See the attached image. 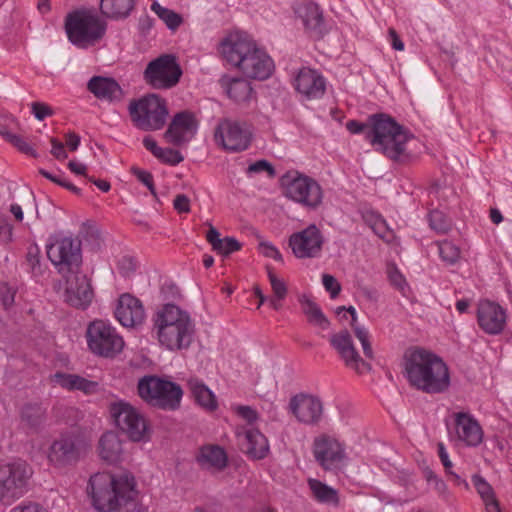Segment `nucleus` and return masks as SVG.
I'll list each match as a JSON object with an SVG mask.
<instances>
[{
    "instance_id": "f257e3e1",
    "label": "nucleus",
    "mask_w": 512,
    "mask_h": 512,
    "mask_svg": "<svg viewBox=\"0 0 512 512\" xmlns=\"http://www.w3.org/2000/svg\"><path fill=\"white\" fill-rule=\"evenodd\" d=\"M88 495L99 512H143L136 478L131 472L95 473L89 479Z\"/></svg>"
},
{
    "instance_id": "f03ea898",
    "label": "nucleus",
    "mask_w": 512,
    "mask_h": 512,
    "mask_svg": "<svg viewBox=\"0 0 512 512\" xmlns=\"http://www.w3.org/2000/svg\"><path fill=\"white\" fill-rule=\"evenodd\" d=\"M218 53L229 66L250 79L265 80L274 69V62L265 50L245 33L232 31L218 44Z\"/></svg>"
},
{
    "instance_id": "7ed1b4c3",
    "label": "nucleus",
    "mask_w": 512,
    "mask_h": 512,
    "mask_svg": "<svg viewBox=\"0 0 512 512\" xmlns=\"http://www.w3.org/2000/svg\"><path fill=\"white\" fill-rule=\"evenodd\" d=\"M404 369L409 383L426 393H441L450 386L447 365L435 354L423 349L405 355Z\"/></svg>"
},
{
    "instance_id": "20e7f679",
    "label": "nucleus",
    "mask_w": 512,
    "mask_h": 512,
    "mask_svg": "<svg viewBox=\"0 0 512 512\" xmlns=\"http://www.w3.org/2000/svg\"><path fill=\"white\" fill-rule=\"evenodd\" d=\"M154 329L161 346L170 351L187 349L193 340L194 324L190 315L173 304L157 312Z\"/></svg>"
},
{
    "instance_id": "39448f33",
    "label": "nucleus",
    "mask_w": 512,
    "mask_h": 512,
    "mask_svg": "<svg viewBox=\"0 0 512 512\" xmlns=\"http://www.w3.org/2000/svg\"><path fill=\"white\" fill-rule=\"evenodd\" d=\"M91 449V441L82 433L68 431L52 440L46 451V459L55 469L76 465Z\"/></svg>"
},
{
    "instance_id": "423d86ee",
    "label": "nucleus",
    "mask_w": 512,
    "mask_h": 512,
    "mask_svg": "<svg viewBox=\"0 0 512 512\" xmlns=\"http://www.w3.org/2000/svg\"><path fill=\"white\" fill-rule=\"evenodd\" d=\"M65 32L68 40L78 48H87L98 42L105 34V23L95 12L77 9L65 17Z\"/></svg>"
},
{
    "instance_id": "0eeeda50",
    "label": "nucleus",
    "mask_w": 512,
    "mask_h": 512,
    "mask_svg": "<svg viewBox=\"0 0 512 512\" xmlns=\"http://www.w3.org/2000/svg\"><path fill=\"white\" fill-rule=\"evenodd\" d=\"M138 393L148 404L164 410L179 408L183 396L180 385L156 376H146L140 379Z\"/></svg>"
},
{
    "instance_id": "6e6552de",
    "label": "nucleus",
    "mask_w": 512,
    "mask_h": 512,
    "mask_svg": "<svg viewBox=\"0 0 512 512\" xmlns=\"http://www.w3.org/2000/svg\"><path fill=\"white\" fill-rule=\"evenodd\" d=\"M116 427L133 442H148L151 428L145 416L130 403L117 401L110 405Z\"/></svg>"
},
{
    "instance_id": "1a4fd4ad",
    "label": "nucleus",
    "mask_w": 512,
    "mask_h": 512,
    "mask_svg": "<svg viewBox=\"0 0 512 512\" xmlns=\"http://www.w3.org/2000/svg\"><path fill=\"white\" fill-rule=\"evenodd\" d=\"M284 195L309 209L318 208L323 202V189L313 178L297 171L288 172L282 177Z\"/></svg>"
},
{
    "instance_id": "9d476101",
    "label": "nucleus",
    "mask_w": 512,
    "mask_h": 512,
    "mask_svg": "<svg viewBox=\"0 0 512 512\" xmlns=\"http://www.w3.org/2000/svg\"><path fill=\"white\" fill-rule=\"evenodd\" d=\"M86 342L94 355L104 358H113L124 348V340L116 328L110 322L101 319L88 324Z\"/></svg>"
},
{
    "instance_id": "9b49d317",
    "label": "nucleus",
    "mask_w": 512,
    "mask_h": 512,
    "mask_svg": "<svg viewBox=\"0 0 512 512\" xmlns=\"http://www.w3.org/2000/svg\"><path fill=\"white\" fill-rule=\"evenodd\" d=\"M32 475L30 466L16 460L0 466V502L6 505L24 495Z\"/></svg>"
},
{
    "instance_id": "f8f14e48",
    "label": "nucleus",
    "mask_w": 512,
    "mask_h": 512,
    "mask_svg": "<svg viewBox=\"0 0 512 512\" xmlns=\"http://www.w3.org/2000/svg\"><path fill=\"white\" fill-rule=\"evenodd\" d=\"M129 113L134 122L140 125L161 128L168 114L165 101L156 94H148L129 104Z\"/></svg>"
},
{
    "instance_id": "ddd939ff",
    "label": "nucleus",
    "mask_w": 512,
    "mask_h": 512,
    "mask_svg": "<svg viewBox=\"0 0 512 512\" xmlns=\"http://www.w3.org/2000/svg\"><path fill=\"white\" fill-rule=\"evenodd\" d=\"M47 256L60 272L69 270L81 261L80 242L69 236H54L47 244Z\"/></svg>"
},
{
    "instance_id": "4468645a",
    "label": "nucleus",
    "mask_w": 512,
    "mask_h": 512,
    "mask_svg": "<svg viewBox=\"0 0 512 512\" xmlns=\"http://www.w3.org/2000/svg\"><path fill=\"white\" fill-rule=\"evenodd\" d=\"M182 74L176 59L172 55H162L151 61L145 69L144 78L156 89L175 86Z\"/></svg>"
},
{
    "instance_id": "2eb2a0df",
    "label": "nucleus",
    "mask_w": 512,
    "mask_h": 512,
    "mask_svg": "<svg viewBox=\"0 0 512 512\" xmlns=\"http://www.w3.org/2000/svg\"><path fill=\"white\" fill-rule=\"evenodd\" d=\"M365 138L376 150L391 159H398L406 151L412 135L407 130H366Z\"/></svg>"
},
{
    "instance_id": "dca6fc26",
    "label": "nucleus",
    "mask_w": 512,
    "mask_h": 512,
    "mask_svg": "<svg viewBox=\"0 0 512 512\" xmlns=\"http://www.w3.org/2000/svg\"><path fill=\"white\" fill-rule=\"evenodd\" d=\"M313 454L325 470L337 469L346 460L345 446L334 436L326 434L315 438Z\"/></svg>"
},
{
    "instance_id": "f3484780",
    "label": "nucleus",
    "mask_w": 512,
    "mask_h": 512,
    "mask_svg": "<svg viewBox=\"0 0 512 512\" xmlns=\"http://www.w3.org/2000/svg\"><path fill=\"white\" fill-rule=\"evenodd\" d=\"M329 342L348 369L353 370L357 374H364L370 371V364L358 353L348 330H341L332 334Z\"/></svg>"
},
{
    "instance_id": "a211bd4d",
    "label": "nucleus",
    "mask_w": 512,
    "mask_h": 512,
    "mask_svg": "<svg viewBox=\"0 0 512 512\" xmlns=\"http://www.w3.org/2000/svg\"><path fill=\"white\" fill-rule=\"evenodd\" d=\"M323 243V235L315 224H311L305 229L293 233L289 238V246L297 258L318 257Z\"/></svg>"
},
{
    "instance_id": "6ab92c4d",
    "label": "nucleus",
    "mask_w": 512,
    "mask_h": 512,
    "mask_svg": "<svg viewBox=\"0 0 512 512\" xmlns=\"http://www.w3.org/2000/svg\"><path fill=\"white\" fill-rule=\"evenodd\" d=\"M454 435L457 442L466 447H477L484 439L479 421L469 412L453 413Z\"/></svg>"
},
{
    "instance_id": "aec40b11",
    "label": "nucleus",
    "mask_w": 512,
    "mask_h": 512,
    "mask_svg": "<svg viewBox=\"0 0 512 512\" xmlns=\"http://www.w3.org/2000/svg\"><path fill=\"white\" fill-rule=\"evenodd\" d=\"M507 312L498 303L481 300L477 305V323L489 335H498L506 327Z\"/></svg>"
},
{
    "instance_id": "412c9836",
    "label": "nucleus",
    "mask_w": 512,
    "mask_h": 512,
    "mask_svg": "<svg viewBox=\"0 0 512 512\" xmlns=\"http://www.w3.org/2000/svg\"><path fill=\"white\" fill-rule=\"evenodd\" d=\"M289 410L300 423L315 425L322 419L323 404L315 396L299 394L290 399Z\"/></svg>"
},
{
    "instance_id": "4be33fe9",
    "label": "nucleus",
    "mask_w": 512,
    "mask_h": 512,
    "mask_svg": "<svg viewBox=\"0 0 512 512\" xmlns=\"http://www.w3.org/2000/svg\"><path fill=\"white\" fill-rule=\"evenodd\" d=\"M115 317L122 326L133 328L144 322L145 310L138 298L125 293L118 299Z\"/></svg>"
},
{
    "instance_id": "5701e85b",
    "label": "nucleus",
    "mask_w": 512,
    "mask_h": 512,
    "mask_svg": "<svg viewBox=\"0 0 512 512\" xmlns=\"http://www.w3.org/2000/svg\"><path fill=\"white\" fill-rule=\"evenodd\" d=\"M294 87L308 100L321 98L326 90L324 77L316 70L302 68L294 79Z\"/></svg>"
},
{
    "instance_id": "b1692460",
    "label": "nucleus",
    "mask_w": 512,
    "mask_h": 512,
    "mask_svg": "<svg viewBox=\"0 0 512 512\" xmlns=\"http://www.w3.org/2000/svg\"><path fill=\"white\" fill-rule=\"evenodd\" d=\"M63 297L69 305L85 309L92 302L93 291L85 276L72 275L66 281Z\"/></svg>"
},
{
    "instance_id": "393cba45",
    "label": "nucleus",
    "mask_w": 512,
    "mask_h": 512,
    "mask_svg": "<svg viewBox=\"0 0 512 512\" xmlns=\"http://www.w3.org/2000/svg\"><path fill=\"white\" fill-rule=\"evenodd\" d=\"M252 140L249 130H215V143L226 152L246 150Z\"/></svg>"
},
{
    "instance_id": "a878e982",
    "label": "nucleus",
    "mask_w": 512,
    "mask_h": 512,
    "mask_svg": "<svg viewBox=\"0 0 512 512\" xmlns=\"http://www.w3.org/2000/svg\"><path fill=\"white\" fill-rule=\"evenodd\" d=\"M292 10L304 28L310 32H319L323 22L322 12L319 6L312 0H298L292 5Z\"/></svg>"
},
{
    "instance_id": "bb28decb",
    "label": "nucleus",
    "mask_w": 512,
    "mask_h": 512,
    "mask_svg": "<svg viewBox=\"0 0 512 512\" xmlns=\"http://www.w3.org/2000/svg\"><path fill=\"white\" fill-rule=\"evenodd\" d=\"M88 90L102 101L117 102L123 97L120 85L112 78L94 76L88 82Z\"/></svg>"
},
{
    "instance_id": "cd10ccee",
    "label": "nucleus",
    "mask_w": 512,
    "mask_h": 512,
    "mask_svg": "<svg viewBox=\"0 0 512 512\" xmlns=\"http://www.w3.org/2000/svg\"><path fill=\"white\" fill-rule=\"evenodd\" d=\"M97 450L99 457L108 464H117L123 459L124 450L122 440L112 431L102 434L98 442Z\"/></svg>"
},
{
    "instance_id": "c85d7f7f",
    "label": "nucleus",
    "mask_w": 512,
    "mask_h": 512,
    "mask_svg": "<svg viewBox=\"0 0 512 512\" xmlns=\"http://www.w3.org/2000/svg\"><path fill=\"white\" fill-rule=\"evenodd\" d=\"M239 439L243 441L245 452L253 459H263L269 452L267 438L257 429H246L237 432Z\"/></svg>"
},
{
    "instance_id": "c756f323",
    "label": "nucleus",
    "mask_w": 512,
    "mask_h": 512,
    "mask_svg": "<svg viewBox=\"0 0 512 512\" xmlns=\"http://www.w3.org/2000/svg\"><path fill=\"white\" fill-rule=\"evenodd\" d=\"M51 381L55 386L70 391L79 390L85 394H93L98 391V383L88 380L82 376L69 373H55L51 377Z\"/></svg>"
},
{
    "instance_id": "7c9ffc66",
    "label": "nucleus",
    "mask_w": 512,
    "mask_h": 512,
    "mask_svg": "<svg viewBox=\"0 0 512 512\" xmlns=\"http://www.w3.org/2000/svg\"><path fill=\"white\" fill-rule=\"evenodd\" d=\"M220 85L227 96L235 102H245L252 96V87L248 80L241 77L224 75L220 79Z\"/></svg>"
},
{
    "instance_id": "2f4dec72",
    "label": "nucleus",
    "mask_w": 512,
    "mask_h": 512,
    "mask_svg": "<svg viewBox=\"0 0 512 512\" xmlns=\"http://www.w3.org/2000/svg\"><path fill=\"white\" fill-rule=\"evenodd\" d=\"M187 386L195 402L201 408L209 412L217 409L218 402L215 394L202 380L191 377L188 379Z\"/></svg>"
},
{
    "instance_id": "473e14b6",
    "label": "nucleus",
    "mask_w": 512,
    "mask_h": 512,
    "mask_svg": "<svg viewBox=\"0 0 512 512\" xmlns=\"http://www.w3.org/2000/svg\"><path fill=\"white\" fill-rule=\"evenodd\" d=\"M335 312L337 315H340L342 312H348L351 315L350 326L354 332V335L361 343L365 357L368 359H373L374 352H373L372 344L370 341L369 330L366 327H364L363 325H360L358 323V321H357L358 316H357L356 309L353 306H349L348 308H346L345 306H340L336 309Z\"/></svg>"
},
{
    "instance_id": "72a5a7b5",
    "label": "nucleus",
    "mask_w": 512,
    "mask_h": 512,
    "mask_svg": "<svg viewBox=\"0 0 512 512\" xmlns=\"http://www.w3.org/2000/svg\"><path fill=\"white\" fill-rule=\"evenodd\" d=\"M197 460L205 469L221 470L227 464V455L219 446L206 445L200 449Z\"/></svg>"
},
{
    "instance_id": "f704fd0d",
    "label": "nucleus",
    "mask_w": 512,
    "mask_h": 512,
    "mask_svg": "<svg viewBox=\"0 0 512 512\" xmlns=\"http://www.w3.org/2000/svg\"><path fill=\"white\" fill-rule=\"evenodd\" d=\"M472 483L487 512H502L493 487L479 474L472 476Z\"/></svg>"
},
{
    "instance_id": "c9c22d12",
    "label": "nucleus",
    "mask_w": 512,
    "mask_h": 512,
    "mask_svg": "<svg viewBox=\"0 0 512 512\" xmlns=\"http://www.w3.org/2000/svg\"><path fill=\"white\" fill-rule=\"evenodd\" d=\"M0 136L14 146L18 151L31 157H37L35 150L36 142L33 139H26L18 130H0Z\"/></svg>"
},
{
    "instance_id": "e433bc0d",
    "label": "nucleus",
    "mask_w": 512,
    "mask_h": 512,
    "mask_svg": "<svg viewBox=\"0 0 512 512\" xmlns=\"http://www.w3.org/2000/svg\"><path fill=\"white\" fill-rule=\"evenodd\" d=\"M299 302L301 304V308L303 313L306 315L308 321L320 327L321 329H327L329 326V321L322 313L320 307L307 295H302L299 297Z\"/></svg>"
},
{
    "instance_id": "4c0bfd02",
    "label": "nucleus",
    "mask_w": 512,
    "mask_h": 512,
    "mask_svg": "<svg viewBox=\"0 0 512 512\" xmlns=\"http://www.w3.org/2000/svg\"><path fill=\"white\" fill-rule=\"evenodd\" d=\"M134 7V0H100L101 12L112 18L126 17Z\"/></svg>"
},
{
    "instance_id": "58836bf2",
    "label": "nucleus",
    "mask_w": 512,
    "mask_h": 512,
    "mask_svg": "<svg viewBox=\"0 0 512 512\" xmlns=\"http://www.w3.org/2000/svg\"><path fill=\"white\" fill-rule=\"evenodd\" d=\"M268 279L273 293L269 298V305L274 310H280L288 293L287 285L271 270H268Z\"/></svg>"
},
{
    "instance_id": "ea45409f",
    "label": "nucleus",
    "mask_w": 512,
    "mask_h": 512,
    "mask_svg": "<svg viewBox=\"0 0 512 512\" xmlns=\"http://www.w3.org/2000/svg\"><path fill=\"white\" fill-rule=\"evenodd\" d=\"M22 422L32 430H39L45 423V410L37 404H28L21 411Z\"/></svg>"
},
{
    "instance_id": "a19ab883",
    "label": "nucleus",
    "mask_w": 512,
    "mask_h": 512,
    "mask_svg": "<svg viewBox=\"0 0 512 512\" xmlns=\"http://www.w3.org/2000/svg\"><path fill=\"white\" fill-rule=\"evenodd\" d=\"M346 128H403L394 118L386 113H375L370 115L366 124H359L356 121H349Z\"/></svg>"
},
{
    "instance_id": "79ce46f5",
    "label": "nucleus",
    "mask_w": 512,
    "mask_h": 512,
    "mask_svg": "<svg viewBox=\"0 0 512 512\" xmlns=\"http://www.w3.org/2000/svg\"><path fill=\"white\" fill-rule=\"evenodd\" d=\"M308 484L317 501L326 504L338 503V493L334 488L316 479H309Z\"/></svg>"
},
{
    "instance_id": "37998d69",
    "label": "nucleus",
    "mask_w": 512,
    "mask_h": 512,
    "mask_svg": "<svg viewBox=\"0 0 512 512\" xmlns=\"http://www.w3.org/2000/svg\"><path fill=\"white\" fill-rule=\"evenodd\" d=\"M437 450H438V456L440 458V461L445 468V472L451 477L454 484L458 485V486H463L465 489H469L468 482L464 478H462L459 474H457L456 472H454L452 470L453 463L450 460L449 454L446 450V447L442 442H439L437 444Z\"/></svg>"
},
{
    "instance_id": "c03bdc74",
    "label": "nucleus",
    "mask_w": 512,
    "mask_h": 512,
    "mask_svg": "<svg viewBox=\"0 0 512 512\" xmlns=\"http://www.w3.org/2000/svg\"><path fill=\"white\" fill-rule=\"evenodd\" d=\"M151 10L166 24L171 30H176L182 23V17L176 12L163 7L159 2L154 1L151 4Z\"/></svg>"
},
{
    "instance_id": "a18cd8bd",
    "label": "nucleus",
    "mask_w": 512,
    "mask_h": 512,
    "mask_svg": "<svg viewBox=\"0 0 512 512\" xmlns=\"http://www.w3.org/2000/svg\"><path fill=\"white\" fill-rule=\"evenodd\" d=\"M200 125L199 114L191 110L176 113L168 128H197Z\"/></svg>"
},
{
    "instance_id": "49530a36",
    "label": "nucleus",
    "mask_w": 512,
    "mask_h": 512,
    "mask_svg": "<svg viewBox=\"0 0 512 512\" xmlns=\"http://www.w3.org/2000/svg\"><path fill=\"white\" fill-rule=\"evenodd\" d=\"M439 255L448 265L455 264L460 259V249L450 241L438 243Z\"/></svg>"
},
{
    "instance_id": "de8ad7c7",
    "label": "nucleus",
    "mask_w": 512,
    "mask_h": 512,
    "mask_svg": "<svg viewBox=\"0 0 512 512\" xmlns=\"http://www.w3.org/2000/svg\"><path fill=\"white\" fill-rule=\"evenodd\" d=\"M194 138V130H166L164 139L175 146H184Z\"/></svg>"
},
{
    "instance_id": "09e8293b",
    "label": "nucleus",
    "mask_w": 512,
    "mask_h": 512,
    "mask_svg": "<svg viewBox=\"0 0 512 512\" xmlns=\"http://www.w3.org/2000/svg\"><path fill=\"white\" fill-rule=\"evenodd\" d=\"M430 227L437 233L444 234L450 230V221L440 211H432L429 214Z\"/></svg>"
},
{
    "instance_id": "8fccbe9b",
    "label": "nucleus",
    "mask_w": 512,
    "mask_h": 512,
    "mask_svg": "<svg viewBox=\"0 0 512 512\" xmlns=\"http://www.w3.org/2000/svg\"><path fill=\"white\" fill-rule=\"evenodd\" d=\"M39 172L43 177L47 178L53 183L62 186L75 194L80 193V189L73 185L71 182H69L62 172H59L58 174H52L44 169H41Z\"/></svg>"
},
{
    "instance_id": "3c124183",
    "label": "nucleus",
    "mask_w": 512,
    "mask_h": 512,
    "mask_svg": "<svg viewBox=\"0 0 512 512\" xmlns=\"http://www.w3.org/2000/svg\"><path fill=\"white\" fill-rule=\"evenodd\" d=\"M387 273L390 283L404 294L406 290H408V284L399 269L396 266L391 265L388 267Z\"/></svg>"
},
{
    "instance_id": "603ef678",
    "label": "nucleus",
    "mask_w": 512,
    "mask_h": 512,
    "mask_svg": "<svg viewBox=\"0 0 512 512\" xmlns=\"http://www.w3.org/2000/svg\"><path fill=\"white\" fill-rule=\"evenodd\" d=\"M161 162L169 165H177L183 161L184 157L176 150L170 148H160V152L155 156Z\"/></svg>"
},
{
    "instance_id": "864d4df0",
    "label": "nucleus",
    "mask_w": 512,
    "mask_h": 512,
    "mask_svg": "<svg viewBox=\"0 0 512 512\" xmlns=\"http://www.w3.org/2000/svg\"><path fill=\"white\" fill-rule=\"evenodd\" d=\"M240 243L233 237L223 238L218 241V245L215 247V251L222 255H228L240 249Z\"/></svg>"
},
{
    "instance_id": "5fc2aeb1",
    "label": "nucleus",
    "mask_w": 512,
    "mask_h": 512,
    "mask_svg": "<svg viewBox=\"0 0 512 512\" xmlns=\"http://www.w3.org/2000/svg\"><path fill=\"white\" fill-rule=\"evenodd\" d=\"M262 172H266L269 176H274L275 174L273 166L266 160H258L250 164L246 170L248 176Z\"/></svg>"
},
{
    "instance_id": "6e6d98bb",
    "label": "nucleus",
    "mask_w": 512,
    "mask_h": 512,
    "mask_svg": "<svg viewBox=\"0 0 512 512\" xmlns=\"http://www.w3.org/2000/svg\"><path fill=\"white\" fill-rule=\"evenodd\" d=\"M15 289L6 283L0 284V301L5 309L10 308L14 303Z\"/></svg>"
},
{
    "instance_id": "4d7b16f0",
    "label": "nucleus",
    "mask_w": 512,
    "mask_h": 512,
    "mask_svg": "<svg viewBox=\"0 0 512 512\" xmlns=\"http://www.w3.org/2000/svg\"><path fill=\"white\" fill-rule=\"evenodd\" d=\"M131 172L150 190L152 194L155 195L156 191L153 183V176L150 172L137 167H132Z\"/></svg>"
},
{
    "instance_id": "13d9d810",
    "label": "nucleus",
    "mask_w": 512,
    "mask_h": 512,
    "mask_svg": "<svg viewBox=\"0 0 512 512\" xmlns=\"http://www.w3.org/2000/svg\"><path fill=\"white\" fill-rule=\"evenodd\" d=\"M27 261L34 274L40 273V249L37 245L29 247L27 252Z\"/></svg>"
},
{
    "instance_id": "bf43d9fd",
    "label": "nucleus",
    "mask_w": 512,
    "mask_h": 512,
    "mask_svg": "<svg viewBox=\"0 0 512 512\" xmlns=\"http://www.w3.org/2000/svg\"><path fill=\"white\" fill-rule=\"evenodd\" d=\"M322 283L325 289L330 293L331 298H335L339 294L341 286L332 275L324 274L322 276Z\"/></svg>"
},
{
    "instance_id": "052dcab7",
    "label": "nucleus",
    "mask_w": 512,
    "mask_h": 512,
    "mask_svg": "<svg viewBox=\"0 0 512 512\" xmlns=\"http://www.w3.org/2000/svg\"><path fill=\"white\" fill-rule=\"evenodd\" d=\"M118 270L123 276H129L136 269V262L130 256H123L118 260Z\"/></svg>"
},
{
    "instance_id": "680f3d73",
    "label": "nucleus",
    "mask_w": 512,
    "mask_h": 512,
    "mask_svg": "<svg viewBox=\"0 0 512 512\" xmlns=\"http://www.w3.org/2000/svg\"><path fill=\"white\" fill-rule=\"evenodd\" d=\"M259 251L265 257L272 258L276 261L283 260L280 251L270 242H261L259 244Z\"/></svg>"
},
{
    "instance_id": "e2e57ef3",
    "label": "nucleus",
    "mask_w": 512,
    "mask_h": 512,
    "mask_svg": "<svg viewBox=\"0 0 512 512\" xmlns=\"http://www.w3.org/2000/svg\"><path fill=\"white\" fill-rule=\"evenodd\" d=\"M31 109H32V114L38 120H43L46 117L52 115L51 108L48 105L44 104V103L35 102V103L32 104Z\"/></svg>"
},
{
    "instance_id": "0e129e2a",
    "label": "nucleus",
    "mask_w": 512,
    "mask_h": 512,
    "mask_svg": "<svg viewBox=\"0 0 512 512\" xmlns=\"http://www.w3.org/2000/svg\"><path fill=\"white\" fill-rule=\"evenodd\" d=\"M174 209L178 213L190 212V199L184 194H178L173 201Z\"/></svg>"
},
{
    "instance_id": "69168bd1",
    "label": "nucleus",
    "mask_w": 512,
    "mask_h": 512,
    "mask_svg": "<svg viewBox=\"0 0 512 512\" xmlns=\"http://www.w3.org/2000/svg\"><path fill=\"white\" fill-rule=\"evenodd\" d=\"M52 149L51 154L58 160H64L68 157L64 145L62 142L52 138L51 139Z\"/></svg>"
},
{
    "instance_id": "338daca9",
    "label": "nucleus",
    "mask_w": 512,
    "mask_h": 512,
    "mask_svg": "<svg viewBox=\"0 0 512 512\" xmlns=\"http://www.w3.org/2000/svg\"><path fill=\"white\" fill-rule=\"evenodd\" d=\"M236 412L249 423H252L257 419V413L249 406H238L236 408Z\"/></svg>"
},
{
    "instance_id": "774afa93",
    "label": "nucleus",
    "mask_w": 512,
    "mask_h": 512,
    "mask_svg": "<svg viewBox=\"0 0 512 512\" xmlns=\"http://www.w3.org/2000/svg\"><path fill=\"white\" fill-rule=\"evenodd\" d=\"M10 512H48L44 507L37 503L19 505L11 509Z\"/></svg>"
}]
</instances>
